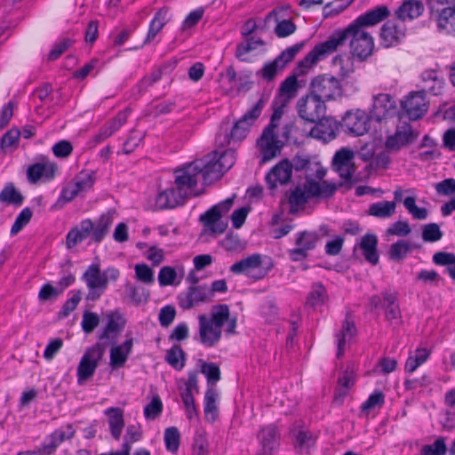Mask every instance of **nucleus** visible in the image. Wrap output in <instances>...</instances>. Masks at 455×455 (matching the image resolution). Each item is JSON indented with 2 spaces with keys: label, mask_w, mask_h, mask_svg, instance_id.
Instances as JSON below:
<instances>
[{
  "label": "nucleus",
  "mask_w": 455,
  "mask_h": 455,
  "mask_svg": "<svg viewBox=\"0 0 455 455\" xmlns=\"http://www.w3.org/2000/svg\"><path fill=\"white\" fill-rule=\"evenodd\" d=\"M430 351L427 348H417L411 354L405 363V371L409 373L414 372L421 364H423L429 357Z\"/></svg>",
  "instance_id": "43"
},
{
  "label": "nucleus",
  "mask_w": 455,
  "mask_h": 455,
  "mask_svg": "<svg viewBox=\"0 0 455 455\" xmlns=\"http://www.w3.org/2000/svg\"><path fill=\"white\" fill-rule=\"evenodd\" d=\"M271 259L267 256L254 253L243 259L230 267L235 275H244L248 278L258 281L263 279L272 269Z\"/></svg>",
  "instance_id": "9"
},
{
  "label": "nucleus",
  "mask_w": 455,
  "mask_h": 455,
  "mask_svg": "<svg viewBox=\"0 0 455 455\" xmlns=\"http://www.w3.org/2000/svg\"><path fill=\"white\" fill-rule=\"evenodd\" d=\"M418 137L409 124L397 126L395 132L387 137L386 148L390 151H397L401 148L412 143Z\"/></svg>",
  "instance_id": "23"
},
{
  "label": "nucleus",
  "mask_w": 455,
  "mask_h": 455,
  "mask_svg": "<svg viewBox=\"0 0 455 455\" xmlns=\"http://www.w3.org/2000/svg\"><path fill=\"white\" fill-rule=\"evenodd\" d=\"M404 36V28L395 21L386 22L381 28L380 37L385 47L396 45Z\"/></svg>",
  "instance_id": "29"
},
{
  "label": "nucleus",
  "mask_w": 455,
  "mask_h": 455,
  "mask_svg": "<svg viewBox=\"0 0 455 455\" xmlns=\"http://www.w3.org/2000/svg\"><path fill=\"white\" fill-rule=\"evenodd\" d=\"M108 416V422L111 435L114 439L119 440L124 427V411L117 407H110L105 411Z\"/></svg>",
  "instance_id": "37"
},
{
  "label": "nucleus",
  "mask_w": 455,
  "mask_h": 455,
  "mask_svg": "<svg viewBox=\"0 0 455 455\" xmlns=\"http://www.w3.org/2000/svg\"><path fill=\"white\" fill-rule=\"evenodd\" d=\"M305 182L322 183L323 181V179L326 175V170L319 162L310 160L305 171Z\"/></svg>",
  "instance_id": "47"
},
{
  "label": "nucleus",
  "mask_w": 455,
  "mask_h": 455,
  "mask_svg": "<svg viewBox=\"0 0 455 455\" xmlns=\"http://www.w3.org/2000/svg\"><path fill=\"white\" fill-rule=\"evenodd\" d=\"M183 278V273L180 275L172 267H163L158 273V282L160 286H169L180 284Z\"/></svg>",
  "instance_id": "42"
},
{
  "label": "nucleus",
  "mask_w": 455,
  "mask_h": 455,
  "mask_svg": "<svg viewBox=\"0 0 455 455\" xmlns=\"http://www.w3.org/2000/svg\"><path fill=\"white\" fill-rule=\"evenodd\" d=\"M292 173V164L289 160H282L275 165L266 176L269 188H275L278 184H286L290 181Z\"/></svg>",
  "instance_id": "25"
},
{
  "label": "nucleus",
  "mask_w": 455,
  "mask_h": 455,
  "mask_svg": "<svg viewBox=\"0 0 455 455\" xmlns=\"http://www.w3.org/2000/svg\"><path fill=\"white\" fill-rule=\"evenodd\" d=\"M265 100L259 99L251 108L234 124L230 134L225 133L224 135L219 134L216 138V142L220 146H225L233 142H240L249 133L251 126L261 115L262 109L265 106Z\"/></svg>",
  "instance_id": "8"
},
{
  "label": "nucleus",
  "mask_w": 455,
  "mask_h": 455,
  "mask_svg": "<svg viewBox=\"0 0 455 455\" xmlns=\"http://www.w3.org/2000/svg\"><path fill=\"white\" fill-rule=\"evenodd\" d=\"M197 371H190L188 373V378L187 380L182 379L179 381L178 388L180 395H183L186 393H188L190 395H193L194 392H199L197 385Z\"/></svg>",
  "instance_id": "51"
},
{
  "label": "nucleus",
  "mask_w": 455,
  "mask_h": 455,
  "mask_svg": "<svg viewBox=\"0 0 455 455\" xmlns=\"http://www.w3.org/2000/svg\"><path fill=\"white\" fill-rule=\"evenodd\" d=\"M94 183L92 172H80L61 191L60 198L68 203L89 190Z\"/></svg>",
  "instance_id": "15"
},
{
  "label": "nucleus",
  "mask_w": 455,
  "mask_h": 455,
  "mask_svg": "<svg viewBox=\"0 0 455 455\" xmlns=\"http://www.w3.org/2000/svg\"><path fill=\"white\" fill-rule=\"evenodd\" d=\"M217 396V391L212 387H209L204 395V411L205 419L210 422L215 421L218 417Z\"/></svg>",
  "instance_id": "39"
},
{
  "label": "nucleus",
  "mask_w": 455,
  "mask_h": 455,
  "mask_svg": "<svg viewBox=\"0 0 455 455\" xmlns=\"http://www.w3.org/2000/svg\"><path fill=\"white\" fill-rule=\"evenodd\" d=\"M263 41L259 37L251 36L246 42L241 43L236 46L235 56L241 60H245V55L263 45Z\"/></svg>",
  "instance_id": "50"
},
{
  "label": "nucleus",
  "mask_w": 455,
  "mask_h": 455,
  "mask_svg": "<svg viewBox=\"0 0 455 455\" xmlns=\"http://www.w3.org/2000/svg\"><path fill=\"white\" fill-rule=\"evenodd\" d=\"M187 197L175 188H170L160 191L156 196L155 207L156 210L172 209L182 205Z\"/></svg>",
  "instance_id": "26"
},
{
  "label": "nucleus",
  "mask_w": 455,
  "mask_h": 455,
  "mask_svg": "<svg viewBox=\"0 0 455 455\" xmlns=\"http://www.w3.org/2000/svg\"><path fill=\"white\" fill-rule=\"evenodd\" d=\"M283 112L281 109H275L270 122L262 132L257 140V147L263 163L268 162L280 155L283 142L278 139L276 129L279 125Z\"/></svg>",
  "instance_id": "7"
},
{
  "label": "nucleus",
  "mask_w": 455,
  "mask_h": 455,
  "mask_svg": "<svg viewBox=\"0 0 455 455\" xmlns=\"http://www.w3.org/2000/svg\"><path fill=\"white\" fill-rule=\"evenodd\" d=\"M443 236L439 226L436 223H429L422 228V239L425 242L434 243L439 241Z\"/></svg>",
  "instance_id": "58"
},
{
  "label": "nucleus",
  "mask_w": 455,
  "mask_h": 455,
  "mask_svg": "<svg viewBox=\"0 0 455 455\" xmlns=\"http://www.w3.org/2000/svg\"><path fill=\"white\" fill-rule=\"evenodd\" d=\"M397 112L396 101L392 95L388 93L373 95L370 111L372 119L379 123L395 116Z\"/></svg>",
  "instance_id": "14"
},
{
  "label": "nucleus",
  "mask_w": 455,
  "mask_h": 455,
  "mask_svg": "<svg viewBox=\"0 0 455 455\" xmlns=\"http://www.w3.org/2000/svg\"><path fill=\"white\" fill-rule=\"evenodd\" d=\"M192 455H209V443L204 431H197L196 433Z\"/></svg>",
  "instance_id": "52"
},
{
  "label": "nucleus",
  "mask_w": 455,
  "mask_h": 455,
  "mask_svg": "<svg viewBox=\"0 0 455 455\" xmlns=\"http://www.w3.org/2000/svg\"><path fill=\"white\" fill-rule=\"evenodd\" d=\"M424 11L422 3L419 0H404L395 11L396 17L403 21L412 20L419 17Z\"/></svg>",
  "instance_id": "35"
},
{
  "label": "nucleus",
  "mask_w": 455,
  "mask_h": 455,
  "mask_svg": "<svg viewBox=\"0 0 455 455\" xmlns=\"http://www.w3.org/2000/svg\"><path fill=\"white\" fill-rule=\"evenodd\" d=\"M382 299L385 307V317L390 324L397 325L401 321V311L397 304V298L395 293L382 292Z\"/></svg>",
  "instance_id": "36"
},
{
  "label": "nucleus",
  "mask_w": 455,
  "mask_h": 455,
  "mask_svg": "<svg viewBox=\"0 0 455 455\" xmlns=\"http://www.w3.org/2000/svg\"><path fill=\"white\" fill-rule=\"evenodd\" d=\"M396 204L391 201H382L370 205L368 214L379 219L390 218L395 212Z\"/></svg>",
  "instance_id": "41"
},
{
  "label": "nucleus",
  "mask_w": 455,
  "mask_h": 455,
  "mask_svg": "<svg viewBox=\"0 0 455 455\" xmlns=\"http://www.w3.org/2000/svg\"><path fill=\"white\" fill-rule=\"evenodd\" d=\"M108 320L107 325L99 335V342H103L106 345L108 343H115L116 335L123 331L125 326L126 321L124 315L119 311H110L106 314Z\"/></svg>",
  "instance_id": "21"
},
{
  "label": "nucleus",
  "mask_w": 455,
  "mask_h": 455,
  "mask_svg": "<svg viewBox=\"0 0 455 455\" xmlns=\"http://www.w3.org/2000/svg\"><path fill=\"white\" fill-rule=\"evenodd\" d=\"M220 219V213L213 206L200 216L205 232L212 234H222L226 230L227 224L223 223Z\"/></svg>",
  "instance_id": "34"
},
{
  "label": "nucleus",
  "mask_w": 455,
  "mask_h": 455,
  "mask_svg": "<svg viewBox=\"0 0 455 455\" xmlns=\"http://www.w3.org/2000/svg\"><path fill=\"white\" fill-rule=\"evenodd\" d=\"M310 134L319 140L324 141L331 140L335 138V132L330 127H325L322 121L316 123L310 132Z\"/></svg>",
  "instance_id": "60"
},
{
  "label": "nucleus",
  "mask_w": 455,
  "mask_h": 455,
  "mask_svg": "<svg viewBox=\"0 0 455 455\" xmlns=\"http://www.w3.org/2000/svg\"><path fill=\"white\" fill-rule=\"evenodd\" d=\"M134 270L135 276L139 281L146 284H151L154 283V271L147 264H136Z\"/></svg>",
  "instance_id": "59"
},
{
  "label": "nucleus",
  "mask_w": 455,
  "mask_h": 455,
  "mask_svg": "<svg viewBox=\"0 0 455 455\" xmlns=\"http://www.w3.org/2000/svg\"><path fill=\"white\" fill-rule=\"evenodd\" d=\"M297 111L299 116L308 123L323 121L326 114L323 100L309 93L298 100Z\"/></svg>",
  "instance_id": "12"
},
{
  "label": "nucleus",
  "mask_w": 455,
  "mask_h": 455,
  "mask_svg": "<svg viewBox=\"0 0 455 455\" xmlns=\"http://www.w3.org/2000/svg\"><path fill=\"white\" fill-rule=\"evenodd\" d=\"M436 13V26L440 33L455 36V8L447 6Z\"/></svg>",
  "instance_id": "31"
},
{
  "label": "nucleus",
  "mask_w": 455,
  "mask_h": 455,
  "mask_svg": "<svg viewBox=\"0 0 455 455\" xmlns=\"http://www.w3.org/2000/svg\"><path fill=\"white\" fill-rule=\"evenodd\" d=\"M337 190V186L328 181L304 182L291 187L286 192L287 202L289 204V212L295 214L304 210L306 204L312 198L331 197Z\"/></svg>",
  "instance_id": "5"
},
{
  "label": "nucleus",
  "mask_w": 455,
  "mask_h": 455,
  "mask_svg": "<svg viewBox=\"0 0 455 455\" xmlns=\"http://www.w3.org/2000/svg\"><path fill=\"white\" fill-rule=\"evenodd\" d=\"M115 213L114 210H109L102 213L95 222L91 219L83 220L78 226L72 228L67 234V247L71 249L88 237H91L93 243H100L108 234L114 222Z\"/></svg>",
  "instance_id": "4"
},
{
  "label": "nucleus",
  "mask_w": 455,
  "mask_h": 455,
  "mask_svg": "<svg viewBox=\"0 0 455 455\" xmlns=\"http://www.w3.org/2000/svg\"><path fill=\"white\" fill-rule=\"evenodd\" d=\"M119 275V270L115 267H108L101 272L99 261L91 264L82 276L88 288L86 299L92 301L98 300L107 290L108 281H116Z\"/></svg>",
  "instance_id": "6"
},
{
  "label": "nucleus",
  "mask_w": 455,
  "mask_h": 455,
  "mask_svg": "<svg viewBox=\"0 0 455 455\" xmlns=\"http://www.w3.org/2000/svg\"><path fill=\"white\" fill-rule=\"evenodd\" d=\"M180 432L177 427H170L164 431V443L166 450L175 453L180 447Z\"/></svg>",
  "instance_id": "53"
},
{
  "label": "nucleus",
  "mask_w": 455,
  "mask_h": 455,
  "mask_svg": "<svg viewBox=\"0 0 455 455\" xmlns=\"http://www.w3.org/2000/svg\"><path fill=\"white\" fill-rule=\"evenodd\" d=\"M343 125L349 133L362 136L369 131L370 117L363 110H350L343 117Z\"/></svg>",
  "instance_id": "20"
},
{
  "label": "nucleus",
  "mask_w": 455,
  "mask_h": 455,
  "mask_svg": "<svg viewBox=\"0 0 455 455\" xmlns=\"http://www.w3.org/2000/svg\"><path fill=\"white\" fill-rule=\"evenodd\" d=\"M107 345L103 342H97L88 347L83 355L77 366L76 376L79 384L92 378L102 359Z\"/></svg>",
  "instance_id": "10"
},
{
  "label": "nucleus",
  "mask_w": 455,
  "mask_h": 455,
  "mask_svg": "<svg viewBox=\"0 0 455 455\" xmlns=\"http://www.w3.org/2000/svg\"><path fill=\"white\" fill-rule=\"evenodd\" d=\"M76 430L71 424H68L59 429H56L52 435V441L49 444H44L52 454L55 449L65 440L74 436Z\"/></svg>",
  "instance_id": "40"
},
{
  "label": "nucleus",
  "mask_w": 455,
  "mask_h": 455,
  "mask_svg": "<svg viewBox=\"0 0 455 455\" xmlns=\"http://www.w3.org/2000/svg\"><path fill=\"white\" fill-rule=\"evenodd\" d=\"M446 451L444 439L440 437L433 444L424 445L421 449V455H444Z\"/></svg>",
  "instance_id": "62"
},
{
  "label": "nucleus",
  "mask_w": 455,
  "mask_h": 455,
  "mask_svg": "<svg viewBox=\"0 0 455 455\" xmlns=\"http://www.w3.org/2000/svg\"><path fill=\"white\" fill-rule=\"evenodd\" d=\"M197 320L198 334L196 339L205 347H216L223 333L227 336L235 334L237 318L231 315L227 304L212 306L209 315L200 314Z\"/></svg>",
  "instance_id": "3"
},
{
  "label": "nucleus",
  "mask_w": 455,
  "mask_h": 455,
  "mask_svg": "<svg viewBox=\"0 0 455 455\" xmlns=\"http://www.w3.org/2000/svg\"><path fill=\"white\" fill-rule=\"evenodd\" d=\"M20 131L18 128H12L1 138L0 147L3 151H13L19 145Z\"/></svg>",
  "instance_id": "49"
},
{
  "label": "nucleus",
  "mask_w": 455,
  "mask_h": 455,
  "mask_svg": "<svg viewBox=\"0 0 455 455\" xmlns=\"http://www.w3.org/2000/svg\"><path fill=\"white\" fill-rule=\"evenodd\" d=\"M129 111L119 112L112 120L105 124L95 136V141L100 143L116 132L127 121Z\"/></svg>",
  "instance_id": "32"
},
{
  "label": "nucleus",
  "mask_w": 455,
  "mask_h": 455,
  "mask_svg": "<svg viewBox=\"0 0 455 455\" xmlns=\"http://www.w3.org/2000/svg\"><path fill=\"white\" fill-rule=\"evenodd\" d=\"M57 165L49 160L43 158L41 162L29 165L27 169L28 180L36 184L40 180H50L53 179Z\"/></svg>",
  "instance_id": "24"
},
{
  "label": "nucleus",
  "mask_w": 455,
  "mask_h": 455,
  "mask_svg": "<svg viewBox=\"0 0 455 455\" xmlns=\"http://www.w3.org/2000/svg\"><path fill=\"white\" fill-rule=\"evenodd\" d=\"M291 443L294 449L299 453H308L315 445V436L311 431L299 423H294L290 429Z\"/></svg>",
  "instance_id": "22"
},
{
  "label": "nucleus",
  "mask_w": 455,
  "mask_h": 455,
  "mask_svg": "<svg viewBox=\"0 0 455 455\" xmlns=\"http://www.w3.org/2000/svg\"><path fill=\"white\" fill-rule=\"evenodd\" d=\"M415 197L408 196L403 200L405 209L411 214L415 220H426L427 218V210L426 208H419L415 204Z\"/></svg>",
  "instance_id": "55"
},
{
  "label": "nucleus",
  "mask_w": 455,
  "mask_h": 455,
  "mask_svg": "<svg viewBox=\"0 0 455 455\" xmlns=\"http://www.w3.org/2000/svg\"><path fill=\"white\" fill-rule=\"evenodd\" d=\"M302 46V44H297L288 47L275 59L283 69L287 63L291 62L294 59L296 54L301 50Z\"/></svg>",
  "instance_id": "63"
},
{
  "label": "nucleus",
  "mask_w": 455,
  "mask_h": 455,
  "mask_svg": "<svg viewBox=\"0 0 455 455\" xmlns=\"http://www.w3.org/2000/svg\"><path fill=\"white\" fill-rule=\"evenodd\" d=\"M235 163V153L232 149L221 152L212 151L202 159H196L174 172V184L187 198L197 196L200 191L197 183L202 177L210 184L228 172Z\"/></svg>",
  "instance_id": "1"
},
{
  "label": "nucleus",
  "mask_w": 455,
  "mask_h": 455,
  "mask_svg": "<svg viewBox=\"0 0 455 455\" xmlns=\"http://www.w3.org/2000/svg\"><path fill=\"white\" fill-rule=\"evenodd\" d=\"M390 15V11L386 5H379L358 16L353 23L366 29L385 20Z\"/></svg>",
  "instance_id": "27"
},
{
  "label": "nucleus",
  "mask_w": 455,
  "mask_h": 455,
  "mask_svg": "<svg viewBox=\"0 0 455 455\" xmlns=\"http://www.w3.org/2000/svg\"><path fill=\"white\" fill-rule=\"evenodd\" d=\"M299 84L296 76H288L282 84L279 89V95L275 99V103H280V106L275 109H281L288 105L290 100L293 99L298 92Z\"/></svg>",
  "instance_id": "28"
},
{
  "label": "nucleus",
  "mask_w": 455,
  "mask_h": 455,
  "mask_svg": "<svg viewBox=\"0 0 455 455\" xmlns=\"http://www.w3.org/2000/svg\"><path fill=\"white\" fill-rule=\"evenodd\" d=\"M70 294H72V296L65 301L60 311L59 312V317L60 318L68 316L69 314L76 308L77 305L81 301L82 296L80 291H71Z\"/></svg>",
  "instance_id": "54"
},
{
  "label": "nucleus",
  "mask_w": 455,
  "mask_h": 455,
  "mask_svg": "<svg viewBox=\"0 0 455 455\" xmlns=\"http://www.w3.org/2000/svg\"><path fill=\"white\" fill-rule=\"evenodd\" d=\"M259 449L256 455H274L280 446L281 434L275 425L262 427L257 434Z\"/></svg>",
  "instance_id": "17"
},
{
  "label": "nucleus",
  "mask_w": 455,
  "mask_h": 455,
  "mask_svg": "<svg viewBox=\"0 0 455 455\" xmlns=\"http://www.w3.org/2000/svg\"><path fill=\"white\" fill-rule=\"evenodd\" d=\"M356 333V328L353 321L347 317L342 323L340 331L336 334L337 357H341L346 350V347L351 342Z\"/></svg>",
  "instance_id": "33"
},
{
  "label": "nucleus",
  "mask_w": 455,
  "mask_h": 455,
  "mask_svg": "<svg viewBox=\"0 0 455 455\" xmlns=\"http://www.w3.org/2000/svg\"><path fill=\"white\" fill-rule=\"evenodd\" d=\"M310 93L323 100H335L342 95L339 81L331 75H320L310 84Z\"/></svg>",
  "instance_id": "11"
},
{
  "label": "nucleus",
  "mask_w": 455,
  "mask_h": 455,
  "mask_svg": "<svg viewBox=\"0 0 455 455\" xmlns=\"http://www.w3.org/2000/svg\"><path fill=\"white\" fill-rule=\"evenodd\" d=\"M385 403V395L379 391L376 390L370 395L368 399L362 404V411H370L375 408H381Z\"/></svg>",
  "instance_id": "56"
},
{
  "label": "nucleus",
  "mask_w": 455,
  "mask_h": 455,
  "mask_svg": "<svg viewBox=\"0 0 455 455\" xmlns=\"http://www.w3.org/2000/svg\"><path fill=\"white\" fill-rule=\"evenodd\" d=\"M319 240L315 232L302 231L297 235L296 248L288 251V255L292 261H300L308 256V252L315 249Z\"/></svg>",
  "instance_id": "19"
},
{
  "label": "nucleus",
  "mask_w": 455,
  "mask_h": 455,
  "mask_svg": "<svg viewBox=\"0 0 455 455\" xmlns=\"http://www.w3.org/2000/svg\"><path fill=\"white\" fill-rule=\"evenodd\" d=\"M327 300V292L321 283H315L307 295V305L316 308Z\"/></svg>",
  "instance_id": "45"
},
{
  "label": "nucleus",
  "mask_w": 455,
  "mask_h": 455,
  "mask_svg": "<svg viewBox=\"0 0 455 455\" xmlns=\"http://www.w3.org/2000/svg\"><path fill=\"white\" fill-rule=\"evenodd\" d=\"M24 197L12 184L6 185L0 193V201L7 204L20 206Z\"/></svg>",
  "instance_id": "48"
},
{
  "label": "nucleus",
  "mask_w": 455,
  "mask_h": 455,
  "mask_svg": "<svg viewBox=\"0 0 455 455\" xmlns=\"http://www.w3.org/2000/svg\"><path fill=\"white\" fill-rule=\"evenodd\" d=\"M377 244L378 237L373 234L363 235L359 243V249L362 251L365 259L372 265H376L379 262Z\"/></svg>",
  "instance_id": "38"
},
{
  "label": "nucleus",
  "mask_w": 455,
  "mask_h": 455,
  "mask_svg": "<svg viewBox=\"0 0 455 455\" xmlns=\"http://www.w3.org/2000/svg\"><path fill=\"white\" fill-rule=\"evenodd\" d=\"M165 361L175 370L180 371L185 365V353L180 345L167 350Z\"/></svg>",
  "instance_id": "44"
},
{
  "label": "nucleus",
  "mask_w": 455,
  "mask_h": 455,
  "mask_svg": "<svg viewBox=\"0 0 455 455\" xmlns=\"http://www.w3.org/2000/svg\"><path fill=\"white\" fill-rule=\"evenodd\" d=\"M411 250L412 245L411 243L405 240H399L390 245L388 256L394 261H401Z\"/></svg>",
  "instance_id": "46"
},
{
  "label": "nucleus",
  "mask_w": 455,
  "mask_h": 455,
  "mask_svg": "<svg viewBox=\"0 0 455 455\" xmlns=\"http://www.w3.org/2000/svg\"><path fill=\"white\" fill-rule=\"evenodd\" d=\"M178 304L184 310L198 307L203 303L212 301V291L209 287L204 285H191L186 291L178 295Z\"/></svg>",
  "instance_id": "13"
},
{
  "label": "nucleus",
  "mask_w": 455,
  "mask_h": 455,
  "mask_svg": "<svg viewBox=\"0 0 455 455\" xmlns=\"http://www.w3.org/2000/svg\"><path fill=\"white\" fill-rule=\"evenodd\" d=\"M349 40V47L353 56L364 60L369 57L374 48L372 36L353 22L345 29L336 30L328 40L316 44L299 63L298 74H305L321 60L334 52L340 45Z\"/></svg>",
  "instance_id": "2"
},
{
  "label": "nucleus",
  "mask_w": 455,
  "mask_h": 455,
  "mask_svg": "<svg viewBox=\"0 0 455 455\" xmlns=\"http://www.w3.org/2000/svg\"><path fill=\"white\" fill-rule=\"evenodd\" d=\"M32 215V211L28 207L24 208L19 213L13 225L12 226L11 235H17L30 221Z\"/></svg>",
  "instance_id": "57"
},
{
  "label": "nucleus",
  "mask_w": 455,
  "mask_h": 455,
  "mask_svg": "<svg viewBox=\"0 0 455 455\" xmlns=\"http://www.w3.org/2000/svg\"><path fill=\"white\" fill-rule=\"evenodd\" d=\"M402 109L410 120L421 118L428 109L424 92H412L401 102Z\"/></svg>",
  "instance_id": "18"
},
{
  "label": "nucleus",
  "mask_w": 455,
  "mask_h": 455,
  "mask_svg": "<svg viewBox=\"0 0 455 455\" xmlns=\"http://www.w3.org/2000/svg\"><path fill=\"white\" fill-rule=\"evenodd\" d=\"M223 79H224V83H227V84H228V90H229V91L236 90L237 92L241 91L242 79H241V77H237L236 72L232 66L228 67L226 69V72L223 75Z\"/></svg>",
  "instance_id": "61"
},
{
  "label": "nucleus",
  "mask_w": 455,
  "mask_h": 455,
  "mask_svg": "<svg viewBox=\"0 0 455 455\" xmlns=\"http://www.w3.org/2000/svg\"><path fill=\"white\" fill-rule=\"evenodd\" d=\"M436 193L439 196H452L455 195V179H445L441 182L435 185Z\"/></svg>",
  "instance_id": "64"
},
{
  "label": "nucleus",
  "mask_w": 455,
  "mask_h": 455,
  "mask_svg": "<svg viewBox=\"0 0 455 455\" xmlns=\"http://www.w3.org/2000/svg\"><path fill=\"white\" fill-rule=\"evenodd\" d=\"M133 347V339L129 338L118 346H114L110 349V366L113 369L120 368L124 365Z\"/></svg>",
  "instance_id": "30"
},
{
  "label": "nucleus",
  "mask_w": 455,
  "mask_h": 455,
  "mask_svg": "<svg viewBox=\"0 0 455 455\" xmlns=\"http://www.w3.org/2000/svg\"><path fill=\"white\" fill-rule=\"evenodd\" d=\"M332 169L343 180L344 183L352 184V177L355 172L354 152L347 148L338 150L332 158Z\"/></svg>",
  "instance_id": "16"
}]
</instances>
